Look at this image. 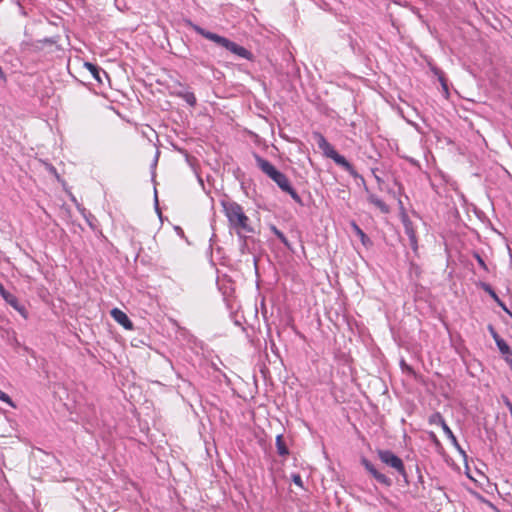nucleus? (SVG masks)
Returning a JSON list of instances; mask_svg holds the SVG:
<instances>
[{"mask_svg":"<svg viewBox=\"0 0 512 512\" xmlns=\"http://www.w3.org/2000/svg\"><path fill=\"white\" fill-rule=\"evenodd\" d=\"M361 464L364 468L381 484L390 487L392 480L376 469V467L366 458L361 459Z\"/></svg>","mask_w":512,"mask_h":512,"instance_id":"6","label":"nucleus"},{"mask_svg":"<svg viewBox=\"0 0 512 512\" xmlns=\"http://www.w3.org/2000/svg\"><path fill=\"white\" fill-rule=\"evenodd\" d=\"M482 287L485 292H487L494 301L506 312L509 313L508 309L506 308L505 304L499 299L498 295L495 293V291L492 289V287L489 284H482Z\"/></svg>","mask_w":512,"mask_h":512,"instance_id":"10","label":"nucleus"},{"mask_svg":"<svg viewBox=\"0 0 512 512\" xmlns=\"http://www.w3.org/2000/svg\"><path fill=\"white\" fill-rule=\"evenodd\" d=\"M495 343L502 355H505L511 351L509 345L505 342L504 339L501 338L498 341H496Z\"/></svg>","mask_w":512,"mask_h":512,"instance_id":"17","label":"nucleus"},{"mask_svg":"<svg viewBox=\"0 0 512 512\" xmlns=\"http://www.w3.org/2000/svg\"><path fill=\"white\" fill-rule=\"evenodd\" d=\"M475 258H476L479 266L481 268H483L484 270H487V265H486L485 261L482 259V257L479 254H475Z\"/></svg>","mask_w":512,"mask_h":512,"instance_id":"22","label":"nucleus"},{"mask_svg":"<svg viewBox=\"0 0 512 512\" xmlns=\"http://www.w3.org/2000/svg\"><path fill=\"white\" fill-rule=\"evenodd\" d=\"M271 229L274 232V234L277 235V237L281 240V242H283L287 247H289L288 240L284 236V234L280 230H278L276 226H271Z\"/></svg>","mask_w":512,"mask_h":512,"instance_id":"18","label":"nucleus"},{"mask_svg":"<svg viewBox=\"0 0 512 512\" xmlns=\"http://www.w3.org/2000/svg\"><path fill=\"white\" fill-rule=\"evenodd\" d=\"M450 441L452 442V444L456 447L459 448V444H458V441H457V438L455 437L454 434H452V436L449 437Z\"/></svg>","mask_w":512,"mask_h":512,"instance_id":"26","label":"nucleus"},{"mask_svg":"<svg viewBox=\"0 0 512 512\" xmlns=\"http://www.w3.org/2000/svg\"><path fill=\"white\" fill-rule=\"evenodd\" d=\"M377 455L383 464L394 469L401 476L406 477L404 463L395 453L390 450L379 449Z\"/></svg>","mask_w":512,"mask_h":512,"instance_id":"4","label":"nucleus"},{"mask_svg":"<svg viewBox=\"0 0 512 512\" xmlns=\"http://www.w3.org/2000/svg\"><path fill=\"white\" fill-rule=\"evenodd\" d=\"M353 227V232L355 233V235L359 238V240L361 241V243L365 246V247H368L371 245V241L370 239L367 237V235L360 229V226H352Z\"/></svg>","mask_w":512,"mask_h":512,"instance_id":"11","label":"nucleus"},{"mask_svg":"<svg viewBox=\"0 0 512 512\" xmlns=\"http://www.w3.org/2000/svg\"><path fill=\"white\" fill-rule=\"evenodd\" d=\"M254 158L259 169L270 179H272L282 191L288 193L295 201H300L298 193L292 187L288 177L285 174L277 170L272 163L262 158L261 156L255 154Z\"/></svg>","mask_w":512,"mask_h":512,"instance_id":"1","label":"nucleus"},{"mask_svg":"<svg viewBox=\"0 0 512 512\" xmlns=\"http://www.w3.org/2000/svg\"><path fill=\"white\" fill-rule=\"evenodd\" d=\"M239 227L246 230L247 232H253V229L251 228V226L243 225V226H239Z\"/></svg>","mask_w":512,"mask_h":512,"instance_id":"28","label":"nucleus"},{"mask_svg":"<svg viewBox=\"0 0 512 512\" xmlns=\"http://www.w3.org/2000/svg\"><path fill=\"white\" fill-rule=\"evenodd\" d=\"M442 84H443L444 89L447 90V85L444 82Z\"/></svg>","mask_w":512,"mask_h":512,"instance_id":"30","label":"nucleus"},{"mask_svg":"<svg viewBox=\"0 0 512 512\" xmlns=\"http://www.w3.org/2000/svg\"><path fill=\"white\" fill-rule=\"evenodd\" d=\"M111 315L114 318V320L122 325L125 329H132L133 324L131 320L128 318L126 313H124L122 310L118 308H114L111 311Z\"/></svg>","mask_w":512,"mask_h":512,"instance_id":"8","label":"nucleus"},{"mask_svg":"<svg viewBox=\"0 0 512 512\" xmlns=\"http://www.w3.org/2000/svg\"><path fill=\"white\" fill-rule=\"evenodd\" d=\"M313 138L317 142L318 147L322 150L324 156L332 159L337 165L341 166L350 175L354 177L357 176V172L354 166L348 162L344 156L340 155L320 132H314Z\"/></svg>","mask_w":512,"mask_h":512,"instance_id":"3","label":"nucleus"},{"mask_svg":"<svg viewBox=\"0 0 512 512\" xmlns=\"http://www.w3.org/2000/svg\"><path fill=\"white\" fill-rule=\"evenodd\" d=\"M488 330L495 342L498 341L499 339H501V337L498 335V333L496 332V330L494 329V327L492 325L488 326Z\"/></svg>","mask_w":512,"mask_h":512,"instance_id":"20","label":"nucleus"},{"mask_svg":"<svg viewBox=\"0 0 512 512\" xmlns=\"http://www.w3.org/2000/svg\"><path fill=\"white\" fill-rule=\"evenodd\" d=\"M0 294L10 306H12L22 316L26 317V309L23 305L20 304L19 300L15 295L8 292L4 287L2 288V290H0Z\"/></svg>","mask_w":512,"mask_h":512,"instance_id":"7","label":"nucleus"},{"mask_svg":"<svg viewBox=\"0 0 512 512\" xmlns=\"http://www.w3.org/2000/svg\"><path fill=\"white\" fill-rule=\"evenodd\" d=\"M292 480L293 482L299 486V487H303V482H302V478L299 474H293L292 475Z\"/></svg>","mask_w":512,"mask_h":512,"instance_id":"21","label":"nucleus"},{"mask_svg":"<svg viewBox=\"0 0 512 512\" xmlns=\"http://www.w3.org/2000/svg\"><path fill=\"white\" fill-rule=\"evenodd\" d=\"M3 287H4V286L0 283V290H2V288H3Z\"/></svg>","mask_w":512,"mask_h":512,"instance_id":"31","label":"nucleus"},{"mask_svg":"<svg viewBox=\"0 0 512 512\" xmlns=\"http://www.w3.org/2000/svg\"><path fill=\"white\" fill-rule=\"evenodd\" d=\"M276 447H277V452L279 455L281 456H285L287 455L289 452H288V449L283 441V436L282 435H278L276 437Z\"/></svg>","mask_w":512,"mask_h":512,"instance_id":"13","label":"nucleus"},{"mask_svg":"<svg viewBox=\"0 0 512 512\" xmlns=\"http://www.w3.org/2000/svg\"><path fill=\"white\" fill-rule=\"evenodd\" d=\"M176 95L184 99L190 106H194L196 104L197 100L193 92H178Z\"/></svg>","mask_w":512,"mask_h":512,"instance_id":"14","label":"nucleus"},{"mask_svg":"<svg viewBox=\"0 0 512 512\" xmlns=\"http://www.w3.org/2000/svg\"><path fill=\"white\" fill-rule=\"evenodd\" d=\"M223 207L230 224H245L248 218L240 205L234 202H227L223 204Z\"/></svg>","mask_w":512,"mask_h":512,"instance_id":"5","label":"nucleus"},{"mask_svg":"<svg viewBox=\"0 0 512 512\" xmlns=\"http://www.w3.org/2000/svg\"><path fill=\"white\" fill-rule=\"evenodd\" d=\"M428 422L431 425H439L441 427L446 423L443 416L439 412L431 414L428 418Z\"/></svg>","mask_w":512,"mask_h":512,"instance_id":"12","label":"nucleus"},{"mask_svg":"<svg viewBox=\"0 0 512 512\" xmlns=\"http://www.w3.org/2000/svg\"><path fill=\"white\" fill-rule=\"evenodd\" d=\"M85 67L98 82H101L99 67L89 62L85 63Z\"/></svg>","mask_w":512,"mask_h":512,"instance_id":"15","label":"nucleus"},{"mask_svg":"<svg viewBox=\"0 0 512 512\" xmlns=\"http://www.w3.org/2000/svg\"><path fill=\"white\" fill-rule=\"evenodd\" d=\"M450 441L452 442V444L456 447L459 448V444H458V441H457V438L455 437L454 434H452V436L449 437Z\"/></svg>","mask_w":512,"mask_h":512,"instance_id":"27","label":"nucleus"},{"mask_svg":"<svg viewBox=\"0 0 512 512\" xmlns=\"http://www.w3.org/2000/svg\"><path fill=\"white\" fill-rule=\"evenodd\" d=\"M0 401L8 404L11 407H15V404L12 401V399L10 398V396L8 394H6L5 392H3L2 390H0Z\"/></svg>","mask_w":512,"mask_h":512,"instance_id":"19","label":"nucleus"},{"mask_svg":"<svg viewBox=\"0 0 512 512\" xmlns=\"http://www.w3.org/2000/svg\"><path fill=\"white\" fill-rule=\"evenodd\" d=\"M442 429L448 438L452 436L453 432L446 423L442 426Z\"/></svg>","mask_w":512,"mask_h":512,"instance_id":"24","label":"nucleus"},{"mask_svg":"<svg viewBox=\"0 0 512 512\" xmlns=\"http://www.w3.org/2000/svg\"><path fill=\"white\" fill-rule=\"evenodd\" d=\"M189 24L196 33L203 36L204 38H206L210 41H213L217 45L222 46L223 48L229 50L231 53H233L241 58H244L247 60H253V54L249 50H247L245 47L238 45L237 43L229 40L228 38H225L216 33L207 31L196 24H192L191 22H189Z\"/></svg>","mask_w":512,"mask_h":512,"instance_id":"2","label":"nucleus"},{"mask_svg":"<svg viewBox=\"0 0 512 512\" xmlns=\"http://www.w3.org/2000/svg\"><path fill=\"white\" fill-rule=\"evenodd\" d=\"M368 201L371 205H373L376 209H378L381 213L387 214L389 213V206L377 195L371 194L368 197Z\"/></svg>","mask_w":512,"mask_h":512,"instance_id":"9","label":"nucleus"},{"mask_svg":"<svg viewBox=\"0 0 512 512\" xmlns=\"http://www.w3.org/2000/svg\"><path fill=\"white\" fill-rule=\"evenodd\" d=\"M503 356H504L505 361L507 362V364L511 368L512 367V351L508 352L507 354H505Z\"/></svg>","mask_w":512,"mask_h":512,"instance_id":"23","label":"nucleus"},{"mask_svg":"<svg viewBox=\"0 0 512 512\" xmlns=\"http://www.w3.org/2000/svg\"><path fill=\"white\" fill-rule=\"evenodd\" d=\"M0 78L3 79V80L6 79V75H5V73H4V71H3L1 66H0Z\"/></svg>","mask_w":512,"mask_h":512,"instance_id":"29","label":"nucleus"},{"mask_svg":"<svg viewBox=\"0 0 512 512\" xmlns=\"http://www.w3.org/2000/svg\"><path fill=\"white\" fill-rule=\"evenodd\" d=\"M406 234L409 236L411 247L414 251L417 250V241L413 226H406Z\"/></svg>","mask_w":512,"mask_h":512,"instance_id":"16","label":"nucleus"},{"mask_svg":"<svg viewBox=\"0 0 512 512\" xmlns=\"http://www.w3.org/2000/svg\"><path fill=\"white\" fill-rule=\"evenodd\" d=\"M174 231L180 237H183L184 233L181 226H174Z\"/></svg>","mask_w":512,"mask_h":512,"instance_id":"25","label":"nucleus"}]
</instances>
